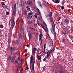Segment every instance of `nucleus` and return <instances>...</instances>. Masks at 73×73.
I'll list each match as a JSON object with an SVG mask.
<instances>
[{
  "instance_id": "f704fd0d",
  "label": "nucleus",
  "mask_w": 73,
  "mask_h": 73,
  "mask_svg": "<svg viewBox=\"0 0 73 73\" xmlns=\"http://www.w3.org/2000/svg\"><path fill=\"white\" fill-rule=\"evenodd\" d=\"M62 5H64V4H65V2L64 1H62Z\"/></svg>"
},
{
  "instance_id": "f03ea898",
  "label": "nucleus",
  "mask_w": 73,
  "mask_h": 73,
  "mask_svg": "<svg viewBox=\"0 0 73 73\" xmlns=\"http://www.w3.org/2000/svg\"><path fill=\"white\" fill-rule=\"evenodd\" d=\"M27 4L29 7H32V6L33 5V1L32 0L28 1L27 2Z\"/></svg>"
},
{
  "instance_id": "9d476101",
  "label": "nucleus",
  "mask_w": 73,
  "mask_h": 73,
  "mask_svg": "<svg viewBox=\"0 0 73 73\" xmlns=\"http://www.w3.org/2000/svg\"><path fill=\"white\" fill-rule=\"evenodd\" d=\"M16 59V56H14L12 57V59L11 60V62L12 63H13V62L15 60V59Z\"/></svg>"
},
{
  "instance_id": "5fc2aeb1",
  "label": "nucleus",
  "mask_w": 73,
  "mask_h": 73,
  "mask_svg": "<svg viewBox=\"0 0 73 73\" xmlns=\"http://www.w3.org/2000/svg\"><path fill=\"white\" fill-rule=\"evenodd\" d=\"M61 8L62 9H65V7L64 6H62Z\"/></svg>"
},
{
  "instance_id": "864d4df0",
  "label": "nucleus",
  "mask_w": 73,
  "mask_h": 73,
  "mask_svg": "<svg viewBox=\"0 0 73 73\" xmlns=\"http://www.w3.org/2000/svg\"><path fill=\"white\" fill-rule=\"evenodd\" d=\"M48 58V57H45V58L43 59V61H45V60H46V58Z\"/></svg>"
},
{
  "instance_id": "dca6fc26",
  "label": "nucleus",
  "mask_w": 73,
  "mask_h": 73,
  "mask_svg": "<svg viewBox=\"0 0 73 73\" xmlns=\"http://www.w3.org/2000/svg\"><path fill=\"white\" fill-rule=\"evenodd\" d=\"M32 16H33V15H31H31L28 14L27 18H28L29 19H32Z\"/></svg>"
},
{
  "instance_id": "338daca9",
  "label": "nucleus",
  "mask_w": 73,
  "mask_h": 73,
  "mask_svg": "<svg viewBox=\"0 0 73 73\" xmlns=\"http://www.w3.org/2000/svg\"><path fill=\"white\" fill-rule=\"evenodd\" d=\"M68 11L69 12H70L71 11V10L70 9H69L68 10Z\"/></svg>"
},
{
  "instance_id": "13d9d810",
  "label": "nucleus",
  "mask_w": 73,
  "mask_h": 73,
  "mask_svg": "<svg viewBox=\"0 0 73 73\" xmlns=\"http://www.w3.org/2000/svg\"><path fill=\"white\" fill-rule=\"evenodd\" d=\"M63 33L64 35H65V36H66V33Z\"/></svg>"
},
{
  "instance_id": "bf43d9fd",
  "label": "nucleus",
  "mask_w": 73,
  "mask_h": 73,
  "mask_svg": "<svg viewBox=\"0 0 73 73\" xmlns=\"http://www.w3.org/2000/svg\"><path fill=\"white\" fill-rule=\"evenodd\" d=\"M42 5L43 7H46V5L44 4H43Z\"/></svg>"
},
{
  "instance_id": "774afa93",
  "label": "nucleus",
  "mask_w": 73,
  "mask_h": 73,
  "mask_svg": "<svg viewBox=\"0 0 73 73\" xmlns=\"http://www.w3.org/2000/svg\"><path fill=\"white\" fill-rule=\"evenodd\" d=\"M17 73H19V71L18 70L17 71Z\"/></svg>"
},
{
  "instance_id": "2f4dec72",
  "label": "nucleus",
  "mask_w": 73,
  "mask_h": 73,
  "mask_svg": "<svg viewBox=\"0 0 73 73\" xmlns=\"http://www.w3.org/2000/svg\"><path fill=\"white\" fill-rule=\"evenodd\" d=\"M4 28V26L0 24V28Z\"/></svg>"
},
{
  "instance_id": "7ed1b4c3",
  "label": "nucleus",
  "mask_w": 73,
  "mask_h": 73,
  "mask_svg": "<svg viewBox=\"0 0 73 73\" xmlns=\"http://www.w3.org/2000/svg\"><path fill=\"white\" fill-rule=\"evenodd\" d=\"M9 48L10 49L11 52V53H13V50H16L17 48L15 47H12V46H9Z\"/></svg>"
},
{
  "instance_id": "69168bd1",
  "label": "nucleus",
  "mask_w": 73,
  "mask_h": 73,
  "mask_svg": "<svg viewBox=\"0 0 73 73\" xmlns=\"http://www.w3.org/2000/svg\"><path fill=\"white\" fill-rule=\"evenodd\" d=\"M25 52H27V51H28V50H27V49H25Z\"/></svg>"
},
{
  "instance_id": "cd10ccee",
  "label": "nucleus",
  "mask_w": 73,
  "mask_h": 73,
  "mask_svg": "<svg viewBox=\"0 0 73 73\" xmlns=\"http://www.w3.org/2000/svg\"><path fill=\"white\" fill-rule=\"evenodd\" d=\"M26 8L27 10H29V11L31 10V8H29V6H27Z\"/></svg>"
},
{
  "instance_id": "4be33fe9",
  "label": "nucleus",
  "mask_w": 73,
  "mask_h": 73,
  "mask_svg": "<svg viewBox=\"0 0 73 73\" xmlns=\"http://www.w3.org/2000/svg\"><path fill=\"white\" fill-rule=\"evenodd\" d=\"M50 52H48L47 53H45V54H47V57H49V56H50Z\"/></svg>"
},
{
  "instance_id": "4468645a",
  "label": "nucleus",
  "mask_w": 73,
  "mask_h": 73,
  "mask_svg": "<svg viewBox=\"0 0 73 73\" xmlns=\"http://www.w3.org/2000/svg\"><path fill=\"white\" fill-rule=\"evenodd\" d=\"M14 42L15 44H19V43H20V41L18 40H14Z\"/></svg>"
},
{
  "instance_id": "e433bc0d",
  "label": "nucleus",
  "mask_w": 73,
  "mask_h": 73,
  "mask_svg": "<svg viewBox=\"0 0 73 73\" xmlns=\"http://www.w3.org/2000/svg\"><path fill=\"white\" fill-rule=\"evenodd\" d=\"M70 38H71V37H72V35H69L68 36Z\"/></svg>"
},
{
  "instance_id": "9b49d317",
  "label": "nucleus",
  "mask_w": 73,
  "mask_h": 73,
  "mask_svg": "<svg viewBox=\"0 0 73 73\" xmlns=\"http://www.w3.org/2000/svg\"><path fill=\"white\" fill-rule=\"evenodd\" d=\"M18 36L19 37V38H24V36L22 35L20 33H19L18 34Z\"/></svg>"
},
{
  "instance_id": "a211bd4d",
  "label": "nucleus",
  "mask_w": 73,
  "mask_h": 73,
  "mask_svg": "<svg viewBox=\"0 0 73 73\" xmlns=\"http://www.w3.org/2000/svg\"><path fill=\"white\" fill-rule=\"evenodd\" d=\"M23 13L24 15H27V11L25 10H23Z\"/></svg>"
},
{
  "instance_id": "f3484780",
  "label": "nucleus",
  "mask_w": 73,
  "mask_h": 73,
  "mask_svg": "<svg viewBox=\"0 0 73 73\" xmlns=\"http://www.w3.org/2000/svg\"><path fill=\"white\" fill-rule=\"evenodd\" d=\"M38 54L37 55V59L38 60H41V56H38Z\"/></svg>"
},
{
  "instance_id": "6ab92c4d",
  "label": "nucleus",
  "mask_w": 73,
  "mask_h": 73,
  "mask_svg": "<svg viewBox=\"0 0 73 73\" xmlns=\"http://www.w3.org/2000/svg\"><path fill=\"white\" fill-rule=\"evenodd\" d=\"M12 59V56L11 55H9L8 57V61H9Z\"/></svg>"
},
{
  "instance_id": "473e14b6",
  "label": "nucleus",
  "mask_w": 73,
  "mask_h": 73,
  "mask_svg": "<svg viewBox=\"0 0 73 73\" xmlns=\"http://www.w3.org/2000/svg\"><path fill=\"white\" fill-rule=\"evenodd\" d=\"M55 3H60V2L58 0H55Z\"/></svg>"
},
{
  "instance_id": "393cba45",
  "label": "nucleus",
  "mask_w": 73,
  "mask_h": 73,
  "mask_svg": "<svg viewBox=\"0 0 73 73\" xmlns=\"http://www.w3.org/2000/svg\"><path fill=\"white\" fill-rule=\"evenodd\" d=\"M37 3L39 5H40V4H41V2L39 1H38Z\"/></svg>"
},
{
  "instance_id": "5701e85b",
  "label": "nucleus",
  "mask_w": 73,
  "mask_h": 73,
  "mask_svg": "<svg viewBox=\"0 0 73 73\" xmlns=\"http://www.w3.org/2000/svg\"><path fill=\"white\" fill-rule=\"evenodd\" d=\"M65 21H66V23L67 24H68L69 23V20L68 19H65Z\"/></svg>"
},
{
  "instance_id": "423d86ee",
  "label": "nucleus",
  "mask_w": 73,
  "mask_h": 73,
  "mask_svg": "<svg viewBox=\"0 0 73 73\" xmlns=\"http://www.w3.org/2000/svg\"><path fill=\"white\" fill-rule=\"evenodd\" d=\"M20 32L22 34H24V29L23 27H20Z\"/></svg>"
},
{
  "instance_id": "49530a36",
  "label": "nucleus",
  "mask_w": 73,
  "mask_h": 73,
  "mask_svg": "<svg viewBox=\"0 0 73 73\" xmlns=\"http://www.w3.org/2000/svg\"><path fill=\"white\" fill-rule=\"evenodd\" d=\"M42 28H43V29H44V31H46L45 29L44 28V27L43 25L42 26Z\"/></svg>"
},
{
  "instance_id": "c03bdc74",
  "label": "nucleus",
  "mask_w": 73,
  "mask_h": 73,
  "mask_svg": "<svg viewBox=\"0 0 73 73\" xmlns=\"http://www.w3.org/2000/svg\"><path fill=\"white\" fill-rule=\"evenodd\" d=\"M46 51L45 53H48V52H49V50H48V49H46Z\"/></svg>"
},
{
  "instance_id": "680f3d73",
  "label": "nucleus",
  "mask_w": 73,
  "mask_h": 73,
  "mask_svg": "<svg viewBox=\"0 0 73 73\" xmlns=\"http://www.w3.org/2000/svg\"><path fill=\"white\" fill-rule=\"evenodd\" d=\"M67 31H70V29H69V28L68 27H67Z\"/></svg>"
},
{
  "instance_id": "72a5a7b5",
  "label": "nucleus",
  "mask_w": 73,
  "mask_h": 73,
  "mask_svg": "<svg viewBox=\"0 0 73 73\" xmlns=\"http://www.w3.org/2000/svg\"><path fill=\"white\" fill-rule=\"evenodd\" d=\"M32 23V21H28V24H31Z\"/></svg>"
},
{
  "instance_id": "c756f323",
  "label": "nucleus",
  "mask_w": 73,
  "mask_h": 73,
  "mask_svg": "<svg viewBox=\"0 0 73 73\" xmlns=\"http://www.w3.org/2000/svg\"><path fill=\"white\" fill-rule=\"evenodd\" d=\"M29 28L30 29H31V30H33H33H35V29L32 28L31 27H29Z\"/></svg>"
},
{
  "instance_id": "1a4fd4ad",
  "label": "nucleus",
  "mask_w": 73,
  "mask_h": 73,
  "mask_svg": "<svg viewBox=\"0 0 73 73\" xmlns=\"http://www.w3.org/2000/svg\"><path fill=\"white\" fill-rule=\"evenodd\" d=\"M2 7L5 9H7V6L5 4V3H3L2 4Z\"/></svg>"
},
{
  "instance_id": "aec40b11",
  "label": "nucleus",
  "mask_w": 73,
  "mask_h": 73,
  "mask_svg": "<svg viewBox=\"0 0 73 73\" xmlns=\"http://www.w3.org/2000/svg\"><path fill=\"white\" fill-rule=\"evenodd\" d=\"M41 42H40V45H41V44H42V41H43V40L42 39H41V38L40 37V38L39 39V41H41Z\"/></svg>"
},
{
  "instance_id": "6e6552de",
  "label": "nucleus",
  "mask_w": 73,
  "mask_h": 73,
  "mask_svg": "<svg viewBox=\"0 0 73 73\" xmlns=\"http://www.w3.org/2000/svg\"><path fill=\"white\" fill-rule=\"evenodd\" d=\"M20 57H19L18 58H17L15 62V64H17L18 62H19V61H20Z\"/></svg>"
},
{
  "instance_id": "603ef678",
  "label": "nucleus",
  "mask_w": 73,
  "mask_h": 73,
  "mask_svg": "<svg viewBox=\"0 0 73 73\" xmlns=\"http://www.w3.org/2000/svg\"><path fill=\"white\" fill-rule=\"evenodd\" d=\"M32 53H33V54H35V51L34 50H32Z\"/></svg>"
},
{
  "instance_id": "b1692460",
  "label": "nucleus",
  "mask_w": 73,
  "mask_h": 73,
  "mask_svg": "<svg viewBox=\"0 0 73 73\" xmlns=\"http://www.w3.org/2000/svg\"><path fill=\"white\" fill-rule=\"evenodd\" d=\"M64 24H66V25L67 26H68V24H67L66 23V22L65 21V19L64 20V21H63L62 22Z\"/></svg>"
},
{
  "instance_id": "ea45409f",
  "label": "nucleus",
  "mask_w": 73,
  "mask_h": 73,
  "mask_svg": "<svg viewBox=\"0 0 73 73\" xmlns=\"http://www.w3.org/2000/svg\"><path fill=\"white\" fill-rule=\"evenodd\" d=\"M37 48H33V50H34V51H36V50H37Z\"/></svg>"
},
{
  "instance_id": "8fccbe9b",
  "label": "nucleus",
  "mask_w": 73,
  "mask_h": 73,
  "mask_svg": "<svg viewBox=\"0 0 73 73\" xmlns=\"http://www.w3.org/2000/svg\"><path fill=\"white\" fill-rule=\"evenodd\" d=\"M40 24H41V23H40V22L38 21L37 23V24L38 25H40Z\"/></svg>"
},
{
  "instance_id": "20e7f679",
  "label": "nucleus",
  "mask_w": 73,
  "mask_h": 73,
  "mask_svg": "<svg viewBox=\"0 0 73 73\" xmlns=\"http://www.w3.org/2000/svg\"><path fill=\"white\" fill-rule=\"evenodd\" d=\"M43 24H44V26H45V27H46V28H45V30L46 31H45V32H47L48 33H49V30L48 29V27H47V25H46V23H45V22H44V21H43Z\"/></svg>"
},
{
  "instance_id": "2eb2a0df",
  "label": "nucleus",
  "mask_w": 73,
  "mask_h": 73,
  "mask_svg": "<svg viewBox=\"0 0 73 73\" xmlns=\"http://www.w3.org/2000/svg\"><path fill=\"white\" fill-rule=\"evenodd\" d=\"M28 35L29 38V40L30 41V40H31V38H32V35H31V33H29Z\"/></svg>"
},
{
  "instance_id": "a878e982",
  "label": "nucleus",
  "mask_w": 73,
  "mask_h": 73,
  "mask_svg": "<svg viewBox=\"0 0 73 73\" xmlns=\"http://www.w3.org/2000/svg\"><path fill=\"white\" fill-rule=\"evenodd\" d=\"M54 51V49H52V50H50L49 52L50 53H52V52Z\"/></svg>"
},
{
  "instance_id": "a18cd8bd",
  "label": "nucleus",
  "mask_w": 73,
  "mask_h": 73,
  "mask_svg": "<svg viewBox=\"0 0 73 73\" xmlns=\"http://www.w3.org/2000/svg\"><path fill=\"white\" fill-rule=\"evenodd\" d=\"M56 23H57V24L58 25H60V24H61V23L60 22H56Z\"/></svg>"
},
{
  "instance_id": "79ce46f5",
  "label": "nucleus",
  "mask_w": 73,
  "mask_h": 73,
  "mask_svg": "<svg viewBox=\"0 0 73 73\" xmlns=\"http://www.w3.org/2000/svg\"><path fill=\"white\" fill-rule=\"evenodd\" d=\"M28 15H30L31 16V15H33V13H28Z\"/></svg>"
},
{
  "instance_id": "e2e57ef3",
  "label": "nucleus",
  "mask_w": 73,
  "mask_h": 73,
  "mask_svg": "<svg viewBox=\"0 0 73 73\" xmlns=\"http://www.w3.org/2000/svg\"><path fill=\"white\" fill-rule=\"evenodd\" d=\"M34 16L36 18V19H37V15H34Z\"/></svg>"
},
{
  "instance_id": "39448f33",
  "label": "nucleus",
  "mask_w": 73,
  "mask_h": 73,
  "mask_svg": "<svg viewBox=\"0 0 73 73\" xmlns=\"http://www.w3.org/2000/svg\"><path fill=\"white\" fill-rule=\"evenodd\" d=\"M23 60H20V61L19 62H18V65L19 66H21V67L20 69H21V68L22 67H21L22 66H21V65L23 64Z\"/></svg>"
},
{
  "instance_id": "4c0bfd02",
  "label": "nucleus",
  "mask_w": 73,
  "mask_h": 73,
  "mask_svg": "<svg viewBox=\"0 0 73 73\" xmlns=\"http://www.w3.org/2000/svg\"><path fill=\"white\" fill-rule=\"evenodd\" d=\"M38 20H41V17H39L38 18Z\"/></svg>"
},
{
  "instance_id": "37998d69",
  "label": "nucleus",
  "mask_w": 73,
  "mask_h": 73,
  "mask_svg": "<svg viewBox=\"0 0 73 73\" xmlns=\"http://www.w3.org/2000/svg\"><path fill=\"white\" fill-rule=\"evenodd\" d=\"M21 4L22 7L24 6V3H21Z\"/></svg>"
},
{
  "instance_id": "c9c22d12",
  "label": "nucleus",
  "mask_w": 73,
  "mask_h": 73,
  "mask_svg": "<svg viewBox=\"0 0 73 73\" xmlns=\"http://www.w3.org/2000/svg\"><path fill=\"white\" fill-rule=\"evenodd\" d=\"M18 14H19V15H21V11H18Z\"/></svg>"
},
{
  "instance_id": "ddd939ff",
  "label": "nucleus",
  "mask_w": 73,
  "mask_h": 73,
  "mask_svg": "<svg viewBox=\"0 0 73 73\" xmlns=\"http://www.w3.org/2000/svg\"><path fill=\"white\" fill-rule=\"evenodd\" d=\"M50 30L51 32L52 33L53 35H54V29H53V27H52V28H51L50 29Z\"/></svg>"
},
{
  "instance_id": "58836bf2",
  "label": "nucleus",
  "mask_w": 73,
  "mask_h": 73,
  "mask_svg": "<svg viewBox=\"0 0 73 73\" xmlns=\"http://www.w3.org/2000/svg\"><path fill=\"white\" fill-rule=\"evenodd\" d=\"M6 14L7 15H9V12H8V11L6 12Z\"/></svg>"
},
{
  "instance_id": "bb28decb",
  "label": "nucleus",
  "mask_w": 73,
  "mask_h": 73,
  "mask_svg": "<svg viewBox=\"0 0 73 73\" xmlns=\"http://www.w3.org/2000/svg\"><path fill=\"white\" fill-rule=\"evenodd\" d=\"M37 11H38L39 13V15H40V14L41 13V12H40V11L39 10V9H38V8H37Z\"/></svg>"
},
{
  "instance_id": "c85d7f7f",
  "label": "nucleus",
  "mask_w": 73,
  "mask_h": 73,
  "mask_svg": "<svg viewBox=\"0 0 73 73\" xmlns=\"http://www.w3.org/2000/svg\"><path fill=\"white\" fill-rule=\"evenodd\" d=\"M16 11H13V13L14 16H15L16 15Z\"/></svg>"
},
{
  "instance_id": "a19ab883",
  "label": "nucleus",
  "mask_w": 73,
  "mask_h": 73,
  "mask_svg": "<svg viewBox=\"0 0 73 73\" xmlns=\"http://www.w3.org/2000/svg\"><path fill=\"white\" fill-rule=\"evenodd\" d=\"M49 16L50 17L51 16H52V12H50V13Z\"/></svg>"
},
{
  "instance_id": "3c124183",
  "label": "nucleus",
  "mask_w": 73,
  "mask_h": 73,
  "mask_svg": "<svg viewBox=\"0 0 73 73\" xmlns=\"http://www.w3.org/2000/svg\"><path fill=\"white\" fill-rule=\"evenodd\" d=\"M46 17H50V15H49V14H47L46 16Z\"/></svg>"
},
{
  "instance_id": "0eeeda50",
  "label": "nucleus",
  "mask_w": 73,
  "mask_h": 73,
  "mask_svg": "<svg viewBox=\"0 0 73 73\" xmlns=\"http://www.w3.org/2000/svg\"><path fill=\"white\" fill-rule=\"evenodd\" d=\"M15 18H14L13 19L12 23V28H13V27H15Z\"/></svg>"
},
{
  "instance_id": "f257e3e1",
  "label": "nucleus",
  "mask_w": 73,
  "mask_h": 73,
  "mask_svg": "<svg viewBox=\"0 0 73 73\" xmlns=\"http://www.w3.org/2000/svg\"><path fill=\"white\" fill-rule=\"evenodd\" d=\"M33 56H31V58L30 60V65L32 64V70H33L34 73H36V70H35L34 69L35 67L34 66V65H35V63L36 62V61H35V60H33Z\"/></svg>"
},
{
  "instance_id": "052dcab7",
  "label": "nucleus",
  "mask_w": 73,
  "mask_h": 73,
  "mask_svg": "<svg viewBox=\"0 0 73 73\" xmlns=\"http://www.w3.org/2000/svg\"><path fill=\"white\" fill-rule=\"evenodd\" d=\"M11 19H10L9 21V25H10V24H11Z\"/></svg>"
},
{
  "instance_id": "6e6d98bb",
  "label": "nucleus",
  "mask_w": 73,
  "mask_h": 73,
  "mask_svg": "<svg viewBox=\"0 0 73 73\" xmlns=\"http://www.w3.org/2000/svg\"><path fill=\"white\" fill-rule=\"evenodd\" d=\"M46 44L45 43L44 44V48H46Z\"/></svg>"
},
{
  "instance_id": "de8ad7c7",
  "label": "nucleus",
  "mask_w": 73,
  "mask_h": 73,
  "mask_svg": "<svg viewBox=\"0 0 73 73\" xmlns=\"http://www.w3.org/2000/svg\"><path fill=\"white\" fill-rule=\"evenodd\" d=\"M56 49L57 50H60V48L59 47H57Z\"/></svg>"
},
{
  "instance_id": "4d7b16f0",
  "label": "nucleus",
  "mask_w": 73,
  "mask_h": 73,
  "mask_svg": "<svg viewBox=\"0 0 73 73\" xmlns=\"http://www.w3.org/2000/svg\"><path fill=\"white\" fill-rule=\"evenodd\" d=\"M27 32L28 33V34H29V33H30V31H29V30H27Z\"/></svg>"
},
{
  "instance_id": "412c9836",
  "label": "nucleus",
  "mask_w": 73,
  "mask_h": 73,
  "mask_svg": "<svg viewBox=\"0 0 73 73\" xmlns=\"http://www.w3.org/2000/svg\"><path fill=\"white\" fill-rule=\"evenodd\" d=\"M14 10L15 12L16 11V9H17V7H16V5L15 4L14 5Z\"/></svg>"
},
{
  "instance_id": "0e129e2a",
  "label": "nucleus",
  "mask_w": 73,
  "mask_h": 73,
  "mask_svg": "<svg viewBox=\"0 0 73 73\" xmlns=\"http://www.w3.org/2000/svg\"><path fill=\"white\" fill-rule=\"evenodd\" d=\"M50 20H51L52 22V21H53V19H52V18H50Z\"/></svg>"
},
{
  "instance_id": "f8f14e48",
  "label": "nucleus",
  "mask_w": 73,
  "mask_h": 73,
  "mask_svg": "<svg viewBox=\"0 0 73 73\" xmlns=\"http://www.w3.org/2000/svg\"><path fill=\"white\" fill-rule=\"evenodd\" d=\"M53 41H52L51 43L48 46V47L49 48H51V47H52L53 46Z\"/></svg>"
},
{
  "instance_id": "09e8293b",
  "label": "nucleus",
  "mask_w": 73,
  "mask_h": 73,
  "mask_svg": "<svg viewBox=\"0 0 73 73\" xmlns=\"http://www.w3.org/2000/svg\"><path fill=\"white\" fill-rule=\"evenodd\" d=\"M39 5L40 8H42V4H41H41H40V5Z\"/></svg>"
},
{
  "instance_id": "7c9ffc66",
  "label": "nucleus",
  "mask_w": 73,
  "mask_h": 73,
  "mask_svg": "<svg viewBox=\"0 0 73 73\" xmlns=\"http://www.w3.org/2000/svg\"><path fill=\"white\" fill-rule=\"evenodd\" d=\"M43 36V35H42V33H40V34L39 37L40 38H42Z\"/></svg>"
}]
</instances>
